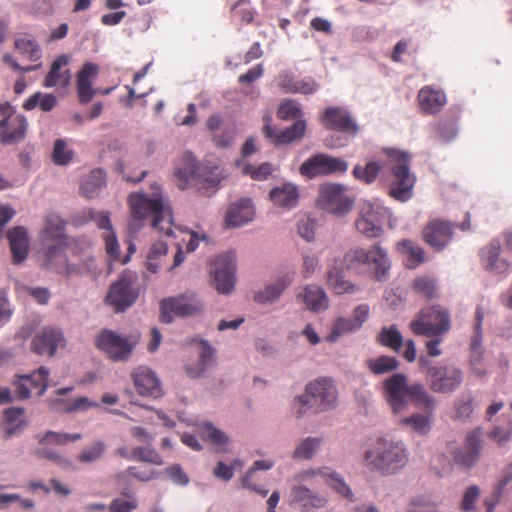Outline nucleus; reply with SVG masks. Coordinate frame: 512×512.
Here are the masks:
<instances>
[{"mask_svg": "<svg viewBox=\"0 0 512 512\" xmlns=\"http://www.w3.org/2000/svg\"><path fill=\"white\" fill-rule=\"evenodd\" d=\"M386 400L394 414L404 411L409 403L424 409L423 413H414L399 420V425L419 435L430 432L433 422L435 399L427 392L423 384H408L407 377L395 373L383 382Z\"/></svg>", "mask_w": 512, "mask_h": 512, "instance_id": "obj_1", "label": "nucleus"}, {"mask_svg": "<svg viewBox=\"0 0 512 512\" xmlns=\"http://www.w3.org/2000/svg\"><path fill=\"white\" fill-rule=\"evenodd\" d=\"M345 268L356 274L369 275L376 281H386L391 269L388 251L377 242L368 249L354 247L343 258Z\"/></svg>", "mask_w": 512, "mask_h": 512, "instance_id": "obj_2", "label": "nucleus"}, {"mask_svg": "<svg viewBox=\"0 0 512 512\" xmlns=\"http://www.w3.org/2000/svg\"><path fill=\"white\" fill-rule=\"evenodd\" d=\"M409 460V453L402 441L378 438L364 454L365 466L372 471L392 474L402 469Z\"/></svg>", "mask_w": 512, "mask_h": 512, "instance_id": "obj_3", "label": "nucleus"}, {"mask_svg": "<svg viewBox=\"0 0 512 512\" xmlns=\"http://www.w3.org/2000/svg\"><path fill=\"white\" fill-rule=\"evenodd\" d=\"M128 204L131 216L135 220H142L147 216H153L152 227L166 236L172 235V214L166 208L161 198H149L145 194L132 193L129 195Z\"/></svg>", "mask_w": 512, "mask_h": 512, "instance_id": "obj_4", "label": "nucleus"}, {"mask_svg": "<svg viewBox=\"0 0 512 512\" xmlns=\"http://www.w3.org/2000/svg\"><path fill=\"white\" fill-rule=\"evenodd\" d=\"M174 175L177 187L182 190L190 185H195L200 190L216 188L222 179L217 166L197 165L192 153L184 154L183 165L176 168Z\"/></svg>", "mask_w": 512, "mask_h": 512, "instance_id": "obj_5", "label": "nucleus"}, {"mask_svg": "<svg viewBox=\"0 0 512 512\" xmlns=\"http://www.w3.org/2000/svg\"><path fill=\"white\" fill-rule=\"evenodd\" d=\"M386 154L391 162V180L388 194L393 199L406 202L413 196L416 177L410 172L409 154L396 149H387Z\"/></svg>", "mask_w": 512, "mask_h": 512, "instance_id": "obj_6", "label": "nucleus"}, {"mask_svg": "<svg viewBox=\"0 0 512 512\" xmlns=\"http://www.w3.org/2000/svg\"><path fill=\"white\" fill-rule=\"evenodd\" d=\"M410 328L414 334L419 336L438 337L444 335L451 328L449 312L439 305L425 307L411 321Z\"/></svg>", "mask_w": 512, "mask_h": 512, "instance_id": "obj_7", "label": "nucleus"}, {"mask_svg": "<svg viewBox=\"0 0 512 512\" xmlns=\"http://www.w3.org/2000/svg\"><path fill=\"white\" fill-rule=\"evenodd\" d=\"M386 217L389 219V227L393 229L396 219L389 208L378 203L365 202L360 206L355 227L367 238H378L383 234L382 221Z\"/></svg>", "mask_w": 512, "mask_h": 512, "instance_id": "obj_8", "label": "nucleus"}, {"mask_svg": "<svg viewBox=\"0 0 512 512\" xmlns=\"http://www.w3.org/2000/svg\"><path fill=\"white\" fill-rule=\"evenodd\" d=\"M337 399V391L333 382L323 378L311 382L306 386L305 393L297 398L300 405L298 414L301 415L309 409L322 411L333 407Z\"/></svg>", "mask_w": 512, "mask_h": 512, "instance_id": "obj_9", "label": "nucleus"}, {"mask_svg": "<svg viewBox=\"0 0 512 512\" xmlns=\"http://www.w3.org/2000/svg\"><path fill=\"white\" fill-rule=\"evenodd\" d=\"M203 303L196 293L187 291L160 301V322L170 324L175 317L186 318L200 314Z\"/></svg>", "mask_w": 512, "mask_h": 512, "instance_id": "obj_10", "label": "nucleus"}, {"mask_svg": "<svg viewBox=\"0 0 512 512\" xmlns=\"http://www.w3.org/2000/svg\"><path fill=\"white\" fill-rule=\"evenodd\" d=\"M456 227L462 231L469 230L471 227L470 214L466 213L465 220L459 226L440 218L433 219L423 228L422 238L428 246L439 252L451 243Z\"/></svg>", "mask_w": 512, "mask_h": 512, "instance_id": "obj_11", "label": "nucleus"}, {"mask_svg": "<svg viewBox=\"0 0 512 512\" xmlns=\"http://www.w3.org/2000/svg\"><path fill=\"white\" fill-rule=\"evenodd\" d=\"M0 142L5 145L23 141L27 134L28 121L8 102L0 103Z\"/></svg>", "mask_w": 512, "mask_h": 512, "instance_id": "obj_12", "label": "nucleus"}, {"mask_svg": "<svg viewBox=\"0 0 512 512\" xmlns=\"http://www.w3.org/2000/svg\"><path fill=\"white\" fill-rule=\"evenodd\" d=\"M137 276L135 273L125 271L109 289L106 302L116 312H121L131 306L137 299L138 293L134 287Z\"/></svg>", "mask_w": 512, "mask_h": 512, "instance_id": "obj_13", "label": "nucleus"}, {"mask_svg": "<svg viewBox=\"0 0 512 512\" xmlns=\"http://www.w3.org/2000/svg\"><path fill=\"white\" fill-rule=\"evenodd\" d=\"M235 255L232 252L215 257L211 262L210 274L212 284L220 294H229L233 291L236 278Z\"/></svg>", "mask_w": 512, "mask_h": 512, "instance_id": "obj_14", "label": "nucleus"}, {"mask_svg": "<svg viewBox=\"0 0 512 512\" xmlns=\"http://www.w3.org/2000/svg\"><path fill=\"white\" fill-rule=\"evenodd\" d=\"M345 187L340 184L326 183L319 187L317 204L329 213L343 216L353 207V200L345 195Z\"/></svg>", "mask_w": 512, "mask_h": 512, "instance_id": "obj_15", "label": "nucleus"}, {"mask_svg": "<svg viewBox=\"0 0 512 512\" xmlns=\"http://www.w3.org/2000/svg\"><path fill=\"white\" fill-rule=\"evenodd\" d=\"M347 169L348 163L345 160L318 153L305 160L301 164L299 172L302 176L313 179L318 176L345 173Z\"/></svg>", "mask_w": 512, "mask_h": 512, "instance_id": "obj_16", "label": "nucleus"}, {"mask_svg": "<svg viewBox=\"0 0 512 512\" xmlns=\"http://www.w3.org/2000/svg\"><path fill=\"white\" fill-rule=\"evenodd\" d=\"M297 485L307 484H327L342 496L349 498L352 496L351 489L344 480L330 468L323 467L317 469H307L299 472L293 478Z\"/></svg>", "mask_w": 512, "mask_h": 512, "instance_id": "obj_17", "label": "nucleus"}, {"mask_svg": "<svg viewBox=\"0 0 512 512\" xmlns=\"http://www.w3.org/2000/svg\"><path fill=\"white\" fill-rule=\"evenodd\" d=\"M427 375L431 389L437 393H451L463 382V373L456 367H431L427 370Z\"/></svg>", "mask_w": 512, "mask_h": 512, "instance_id": "obj_18", "label": "nucleus"}, {"mask_svg": "<svg viewBox=\"0 0 512 512\" xmlns=\"http://www.w3.org/2000/svg\"><path fill=\"white\" fill-rule=\"evenodd\" d=\"M482 450V430L475 428L465 436L464 446L452 453L453 461L465 469L472 468L480 459Z\"/></svg>", "mask_w": 512, "mask_h": 512, "instance_id": "obj_19", "label": "nucleus"}, {"mask_svg": "<svg viewBox=\"0 0 512 512\" xmlns=\"http://www.w3.org/2000/svg\"><path fill=\"white\" fill-rule=\"evenodd\" d=\"M95 345L115 361L127 359L132 352V346L127 339L110 330H103L96 337Z\"/></svg>", "mask_w": 512, "mask_h": 512, "instance_id": "obj_20", "label": "nucleus"}, {"mask_svg": "<svg viewBox=\"0 0 512 512\" xmlns=\"http://www.w3.org/2000/svg\"><path fill=\"white\" fill-rule=\"evenodd\" d=\"M66 340L58 328L44 327L31 341V349L38 355L54 356L58 348H63Z\"/></svg>", "mask_w": 512, "mask_h": 512, "instance_id": "obj_21", "label": "nucleus"}, {"mask_svg": "<svg viewBox=\"0 0 512 512\" xmlns=\"http://www.w3.org/2000/svg\"><path fill=\"white\" fill-rule=\"evenodd\" d=\"M264 120L265 125L262 132L275 146L286 145L302 139L306 130V122L304 120H298L290 127L280 132H277L276 129L271 126V117L269 115L265 116Z\"/></svg>", "mask_w": 512, "mask_h": 512, "instance_id": "obj_22", "label": "nucleus"}, {"mask_svg": "<svg viewBox=\"0 0 512 512\" xmlns=\"http://www.w3.org/2000/svg\"><path fill=\"white\" fill-rule=\"evenodd\" d=\"M321 122L331 130L341 131L343 133L355 135L358 132V125L350 113L340 107H328L325 109Z\"/></svg>", "mask_w": 512, "mask_h": 512, "instance_id": "obj_23", "label": "nucleus"}, {"mask_svg": "<svg viewBox=\"0 0 512 512\" xmlns=\"http://www.w3.org/2000/svg\"><path fill=\"white\" fill-rule=\"evenodd\" d=\"M68 245H50L44 248L43 267L49 271L70 276L76 272L74 265H69L65 254Z\"/></svg>", "mask_w": 512, "mask_h": 512, "instance_id": "obj_24", "label": "nucleus"}, {"mask_svg": "<svg viewBox=\"0 0 512 512\" xmlns=\"http://www.w3.org/2000/svg\"><path fill=\"white\" fill-rule=\"evenodd\" d=\"M136 391L142 396L158 398L162 396V386L157 375L148 367L140 366L132 372Z\"/></svg>", "mask_w": 512, "mask_h": 512, "instance_id": "obj_25", "label": "nucleus"}, {"mask_svg": "<svg viewBox=\"0 0 512 512\" xmlns=\"http://www.w3.org/2000/svg\"><path fill=\"white\" fill-rule=\"evenodd\" d=\"M42 245H69L68 237L65 233V223L56 214H48L45 218L44 228L41 231Z\"/></svg>", "mask_w": 512, "mask_h": 512, "instance_id": "obj_26", "label": "nucleus"}, {"mask_svg": "<svg viewBox=\"0 0 512 512\" xmlns=\"http://www.w3.org/2000/svg\"><path fill=\"white\" fill-rule=\"evenodd\" d=\"M326 502L325 497L313 493L304 485L295 484L289 495L290 505L303 511L322 508L326 505Z\"/></svg>", "mask_w": 512, "mask_h": 512, "instance_id": "obj_27", "label": "nucleus"}, {"mask_svg": "<svg viewBox=\"0 0 512 512\" xmlns=\"http://www.w3.org/2000/svg\"><path fill=\"white\" fill-rule=\"evenodd\" d=\"M255 211L250 199H241L230 204L226 216L225 225L229 228L240 227L254 218Z\"/></svg>", "mask_w": 512, "mask_h": 512, "instance_id": "obj_28", "label": "nucleus"}, {"mask_svg": "<svg viewBox=\"0 0 512 512\" xmlns=\"http://www.w3.org/2000/svg\"><path fill=\"white\" fill-rule=\"evenodd\" d=\"M24 413L25 409L22 407H10L3 411L0 431L3 432L2 437L5 440L11 439L25 428L27 421L23 418Z\"/></svg>", "mask_w": 512, "mask_h": 512, "instance_id": "obj_29", "label": "nucleus"}, {"mask_svg": "<svg viewBox=\"0 0 512 512\" xmlns=\"http://www.w3.org/2000/svg\"><path fill=\"white\" fill-rule=\"evenodd\" d=\"M98 66L94 63H85L77 76V92L79 101L86 104L95 95V90L92 88V80L98 75Z\"/></svg>", "mask_w": 512, "mask_h": 512, "instance_id": "obj_30", "label": "nucleus"}, {"mask_svg": "<svg viewBox=\"0 0 512 512\" xmlns=\"http://www.w3.org/2000/svg\"><path fill=\"white\" fill-rule=\"evenodd\" d=\"M421 110L427 114H435L439 112L446 104V95L440 89L432 86L422 87L417 96Z\"/></svg>", "mask_w": 512, "mask_h": 512, "instance_id": "obj_31", "label": "nucleus"}, {"mask_svg": "<svg viewBox=\"0 0 512 512\" xmlns=\"http://www.w3.org/2000/svg\"><path fill=\"white\" fill-rule=\"evenodd\" d=\"M299 297L309 311L318 313L327 310L329 307V300L325 290L316 284L305 286Z\"/></svg>", "mask_w": 512, "mask_h": 512, "instance_id": "obj_32", "label": "nucleus"}, {"mask_svg": "<svg viewBox=\"0 0 512 512\" xmlns=\"http://www.w3.org/2000/svg\"><path fill=\"white\" fill-rule=\"evenodd\" d=\"M7 237L9 239L13 263H22L28 255V238L26 230L21 226L14 227L9 230Z\"/></svg>", "mask_w": 512, "mask_h": 512, "instance_id": "obj_33", "label": "nucleus"}, {"mask_svg": "<svg viewBox=\"0 0 512 512\" xmlns=\"http://www.w3.org/2000/svg\"><path fill=\"white\" fill-rule=\"evenodd\" d=\"M69 62V59L66 55H61L57 57L50 68L49 73L45 77L43 85L45 87H67L70 83V73L69 70H65L61 72L60 70L65 67Z\"/></svg>", "mask_w": 512, "mask_h": 512, "instance_id": "obj_34", "label": "nucleus"}, {"mask_svg": "<svg viewBox=\"0 0 512 512\" xmlns=\"http://www.w3.org/2000/svg\"><path fill=\"white\" fill-rule=\"evenodd\" d=\"M293 280V272H287L279 276L273 284L266 286L263 291H259L255 294V301L262 304L273 302L293 282Z\"/></svg>", "mask_w": 512, "mask_h": 512, "instance_id": "obj_35", "label": "nucleus"}, {"mask_svg": "<svg viewBox=\"0 0 512 512\" xmlns=\"http://www.w3.org/2000/svg\"><path fill=\"white\" fill-rule=\"evenodd\" d=\"M476 408L475 398L470 392L460 394L453 402L450 417L453 421L467 422Z\"/></svg>", "mask_w": 512, "mask_h": 512, "instance_id": "obj_36", "label": "nucleus"}, {"mask_svg": "<svg viewBox=\"0 0 512 512\" xmlns=\"http://www.w3.org/2000/svg\"><path fill=\"white\" fill-rule=\"evenodd\" d=\"M199 361L195 365H186L185 372L191 378L200 377L213 363L215 350L205 340L199 341Z\"/></svg>", "mask_w": 512, "mask_h": 512, "instance_id": "obj_37", "label": "nucleus"}, {"mask_svg": "<svg viewBox=\"0 0 512 512\" xmlns=\"http://www.w3.org/2000/svg\"><path fill=\"white\" fill-rule=\"evenodd\" d=\"M299 198V192L293 184H283L281 187H276L270 192L271 201L283 208H292L296 206Z\"/></svg>", "mask_w": 512, "mask_h": 512, "instance_id": "obj_38", "label": "nucleus"}, {"mask_svg": "<svg viewBox=\"0 0 512 512\" xmlns=\"http://www.w3.org/2000/svg\"><path fill=\"white\" fill-rule=\"evenodd\" d=\"M396 247L398 252L406 258L408 268H416L425 260L424 249L412 240H402Z\"/></svg>", "mask_w": 512, "mask_h": 512, "instance_id": "obj_39", "label": "nucleus"}, {"mask_svg": "<svg viewBox=\"0 0 512 512\" xmlns=\"http://www.w3.org/2000/svg\"><path fill=\"white\" fill-rule=\"evenodd\" d=\"M56 105L57 98L53 94L36 92L24 101L23 108L26 111H31L39 107L43 112H50Z\"/></svg>", "mask_w": 512, "mask_h": 512, "instance_id": "obj_40", "label": "nucleus"}, {"mask_svg": "<svg viewBox=\"0 0 512 512\" xmlns=\"http://www.w3.org/2000/svg\"><path fill=\"white\" fill-rule=\"evenodd\" d=\"M377 342L395 352H399L403 346V337L395 325L383 327L377 335Z\"/></svg>", "mask_w": 512, "mask_h": 512, "instance_id": "obj_41", "label": "nucleus"}, {"mask_svg": "<svg viewBox=\"0 0 512 512\" xmlns=\"http://www.w3.org/2000/svg\"><path fill=\"white\" fill-rule=\"evenodd\" d=\"M327 284L335 294L341 295L355 291V285L346 280L343 273L336 268L328 270Z\"/></svg>", "mask_w": 512, "mask_h": 512, "instance_id": "obj_42", "label": "nucleus"}, {"mask_svg": "<svg viewBox=\"0 0 512 512\" xmlns=\"http://www.w3.org/2000/svg\"><path fill=\"white\" fill-rule=\"evenodd\" d=\"M273 465L274 463L270 460L255 461L253 466L246 472V474L241 479L242 487L255 491L256 493L265 497L269 491L267 489L257 487L254 483H252L251 480L256 471L269 470L273 467Z\"/></svg>", "mask_w": 512, "mask_h": 512, "instance_id": "obj_43", "label": "nucleus"}, {"mask_svg": "<svg viewBox=\"0 0 512 512\" xmlns=\"http://www.w3.org/2000/svg\"><path fill=\"white\" fill-rule=\"evenodd\" d=\"M200 435L204 440H207L214 446L218 447V451H226L225 446L228 443V437L212 424H203L200 428Z\"/></svg>", "mask_w": 512, "mask_h": 512, "instance_id": "obj_44", "label": "nucleus"}, {"mask_svg": "<svg viewBox=\"0 0 512 512\" xmlns=\"http://www.w3.org/2000/svg\"><path fill=\"white\" fill-rule=\"evenodd\" d=\"M366 365L373 374L380 375L396 370L399 362L395 357L382 355L375 359H368Z\"/></svg>", "mask_w": 512, "mask_h": 512, "instance_id": "obj_45", "label": "nucleus"}, {"mask_svg": "<svg viewBox=\"0 0 512 512\" xmlns=\"http://www.w3.org/2000/svg\"><path fill=\"white\" fill-rule=\"evenodd\" d=\"M381 168L377 162L370 161L365 166H354L352 174L357 180L365 184H372L377 179Z\"/></svg>", "mask_w": 512, "mask_h": 512, "instance_id": "obj_46", "label": "nucleus"}, {"mask_svg": "<svg viewBox=\"0 0 512 512\" xmlns=\"http://www.w3.org/2000/svg\"><path fill=\"white\" fill-rule=\"evenodd\" d=\"M106 174L102 169H94L83 182L81 190L83 194L91 198L95 192L105 184Z\"/></svg>", "mask_w": 512, "mask_h": 512, "instance_id": "obj_47", "label": "nucleus"}, {"mask_svg": "<svg viewBox=\"0 0 512 512\" xmlns=\"http://www.w3.org/2000/svg\"><path fill=\"white\" fill-rule=\"evenodd\" d=\"M48 376L49 370L41 366L31 374L21 375L19 378L28 381L32 388L39 389L38 395L42 396L48 388Z\"/></svg>", "mask_w": 512, "mask_h": 512, "instance_id": "obj_48", "label": "nucleus"}, {"mask_svg": "<svg viewBox=\"0 0 512 512\" xmlns=\"http://www.w3.org/2000/svg\"><path fill=\"white\" fill-rule=\"evenodd\" d=\"M15 48L21 54L26 55L30 61H38L41 58L39 45L27 36L16 38Z\"/></svg>", "mask_w": 512, "mask_h": 512, "instance_id": "obj_49", "label": "nucleus"}, {"mask_svg": "<svg viewBox=\"0 0 512 512\" xmlns=\"http://www.w3.org/2000/svg\"><path fill=\"white\" fill-rule=\"evenodd\" d=\"M74 157L73 150L69 149L67 143L63 139H57L54 142L52 160L56 165H68Z\"/></svg>", "mask_w": 512, "mask_h": 512, "instance_id": "obj_50", "label": "nucleus"}, {"mask_svg": "<svg viewBox=\"0 0 512 512\" xmlns=\"http://www.w3.org/2000/svg\"><path fill=\"white\" fill-rule=\"evenodd\" d=\"M106 451V445L103 441L97 440L89 447L85 448L78 456L77 460L81 463H92L100 459Z\"/></svg>", "mask_w": 512, "mask_h": 512, "instance_id": "obj_51", "label": "nucleus"}, {"mask_svg": "<svg viewBox=\"0 0 512 512\" xmlns=\"http://www.w3.org/2000/svg\"><path fill=\"white\" fill-rule=\"evenodd\" d=\"M413 289L425 298L432 299L436 296V281L429 276L417 277L413 282Z\"/></svg>", "mask_w": 512, "mask_h": 512, "instance_id": "obj_52", "label": "nucleus"}, {"mask_svg": "<svg viewBox=\"0 0 512 512\" xmlns=\"http://www.w3.org/2000/svg\"><path fill=\"white\" fill-rule=\"evenodd\" d=\"M321 443V439L308 437L294 450L293 457L297 459H310L315 454Z\"/></svg>", "mask_w": 512, "mask_h": 512, "instance_id": "obj_53", "label": "nucleus"}, {"mask_svg": "<svg viewBox=\"0 0 512 512\" xmlns=\"http://www.w3.org/2000/svg\"><path fill=\"white\" fill-rule=\"evenodd\" d=\"M359 329L356 324L347 318H338L333 324L331 333L328 336V340L331 342L336 341L341 335L353 332Z\"/></svg>", "mask_w": 512, "mask_h": 512, "instance_id": "obj_54", "label": "nucleus"}, {"mask_svg": "<svg viewBox=\"0 0 512 512\" xmlns=\"http://www.w3.org/2000/svg\"><path fill=\"white\" fill-rule=\"evenodd\" d=\"M277 116L282 120L297 119L302 116V112L296 101L288 99L280 104Z\"/></svg>", "mask_w": 512, "mask_h": 512, "instance_id": "obj_55", "label": "nucleus"}, {"mask_svg": "<svg viewBox=\"0 0 512 512\" xmlns=\"http://www.w3.org/2000/svg\"><path fill=\"white\" fill-rule=\"evenodd\" d=\"M132 456L134 459L143 462H148L155 465L163 464V461L157 451L150 447H136L132 450Z\"/></svg>", "mask_w": 512, "mask_h": 512, "instance_id": "obj_56", "label": "nucleus"}, {"mask_svg": "<svg viewBox=\"0 0 512 512\" xmlns=\"http://www.w3.org/2000/svg\"><path fill=\"white\" fill-rule=\"evenodd\" d=\"M168 252V245L166 242L163 241H156L152 244V246L149 249L148 252V269L152 272H156L158 269V266L153 263L154 260H157L158 258L165 256Z\"/></svg>", "mask_w": 512, "mask_h": 512, "instance_id": "obj_57", "label": "nucleus"}, {"mask_svg": "<svg viewBox=\"0 0 512 512\" xmlns=\"http://www.w3.org/2000/svg\"><path fill=\"white\" fill-rule=\"evenodd\" d=\"M102 238L105 243V250L112 260H118L120 256L119 243L114 231L104 232Z\"/></svg>", "mask_w": 512, "mask_h": 512, "instance_id": "obj_58", "label": "nucleus"}, {"mask_svg": "<svg viewBox=\"0 0 512 512\" xmlns=\"http://www.w3.org/2000/svg\"><path fill=\"white\" fill-rule=\"evenodd\" d=\"M480 495V489L476 485L469 486L462 497L460 508L467 512L472 511L474 509V504L478 500Z\"/></svg>", "mask_w": 512, "mask_h": 512, "instance_id": "obj_59", "label": "nucleus"}, {"mask_svg": "<svg viewBox=\"0 0 512 512\" xmlns=\"http://www.w3.org/2000/svg\"><path fill=\"white\" fill-rule=\"evenodd\" d=\"M501 251V244L499 240H493L489 246L485 247L481 251V258L484 262L485 267L490 265L492 262L498 261Z\"/></svg>", "mask_w": 512, "mask_h": 512, "instance_id": "obj_60", "label": "nucleus"}, {"mask_svg": "<svg viewBox=\"0 0 512 512\" xmlns=\"http://www.w3.org/2000/svg\"><path fill=\"white\" fill-rule=\"evenodd\" d=\"M301 274L304 278L311 277L319 267V257L311 253H303Z\"/></svg>", "mask_w": 512, "mask_h": 512, "instance_id": "obj_61", "label": "nucleus"}, {"mask_svg": "<svg viewBox=\"0 0 512 512\" xmlns=\"http://www.w3.org/2000/svg\"><path fill=\"white\" fill-rule=\"evenodd\" d=\"M237 466H242L241 461L235 460L230 466L224 462H218L213 471L214 476L224 481H229L234 475V468Z\"/></svg>", "mask_w": 512, "mask_h": 512, "instance_id": "obj_62", "label": "nucleus"}, {"mask_svg": "<svg viewBox=\"0 0 512 512\" xmlns=\"http://www.w3.org/2000/svg\"><path fill=\"white\" fill-rule=\"evenodd\" d=\"M243 172L249 174L254 180H264L272 173V167L269 163H263L257 168L252 165H246Z\"/></svg>", "mask_w": 512, "mask_h": 512, "instance_id": "obj_63", "label": "nucleus"}, {"mask_svg": "<svg viewBox=\"0 0 512 512\" xmlns=\"http://www.w3.org/2000/svg\"><path fill=\"white\" fill-rule=\"evenodd\" d=\"M407 512H439V510L435 503L417 499L411 502Z\"/></svg>", "mask_w": 512, "mask_h": 512, "instance_id": "obj_64", "label": "nucleus"}]
</instances>
